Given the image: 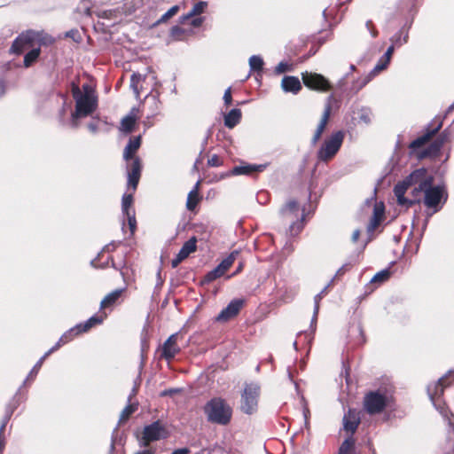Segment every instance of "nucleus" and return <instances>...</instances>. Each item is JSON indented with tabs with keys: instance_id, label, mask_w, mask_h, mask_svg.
Returning a JSON list of instances; mask_svg holds the SVG:
<instances>
[{
	"instance_id": "obj_46",
	"label": "nucleus",
	"mask_w": 454,
	"mask_h": 454,
	"mask_svg": "<svg viewBox=\"0 0 454 454\" xmlns=\"http://www.w3.org/2000/svg\"><path fill=\"white\" fill-rule=\"evenodd\" d=\"M15 409H16V404L14 403H11L7 405L6 410H5V414H4L2 423H1L2 425L6 426L8 424Z\"/></svg>"
},
{
	"instance_id": "obj_34",
	"label": "nucleus",
	"mask_w": 454,
	"mask_h": 454,
	"mask_svg": "<svg viewBox=\"0 0 454 454\" xmlns=\"http://www.w3.org/2000/svg\"><path fill=\"white\" fill-rule=\"evenodd\" d=\"M145 80V77H143L138 73H133L130 77V88L132 89L133 92L135 93L136 97L138 98L140 95V87L139 84L142 81Z\"/></svg>"
},
{
	"instance_id": "obj_48",
	"label": "nucleus",
	"mask_w": 454,
	"mask_h": 454,
	"mask_svg": "<svg viewBox=\"0 0 454 454\" xmlns=\"http://www.w3.org/2000/svg\"><path fill=\"white\" fill-rule=\"evenodd\" d=\"M45 358H46V357H44V356H43L39 359V361L35 364V366H34V367H33V369L31 370V372H30L29 375L27 376V380H28L29 378L33 379L34 377H35V375L38 373V372H39V370H40V368H41V366H42V364H43V361H44V359H45Z\"/></svg>"
},
{
	"instance_id": "obj_15",
	"label": "nucleus",
	"mask_w": 454,
	"mask_h": 454,
	"mask_svg": "<svg viewBox=\"0 0 454 454\" xmlns=\"http://www.w3.org/2000/svg\"><path fill=\"white\" fill-rule=\"evenodd\" d=\"M413 23V14L410 19H407L403 26L390 37L391 43L396 46V48H400L401 46L406 44L409 40V32L411 25Z\"/></svg>"
},
{
	"instance_id": "obj_17",
	"label": "nucleus",
	"mask_w": 454,
	"mask_h": 454,
	"mask_svg": "<svg viewBox=\"0 0 454 454\" xmlns=\"http://www.w3.org/2000/svg\"><path fill=\"white\" fill-rule=\"evenodd\" d=\"M333 100V95H330L327 98L326 104L325 106V110H324L323 115H322V118L320 120V122L318 123L317 129L315 130V133L313 135L312 142H317L319 140L323 131L325 129V126H326L327 121L330 117L331 109H332L331 103Z\"/></svg>"
},
{
	"instance_id": "obj_16",
	"label": "nucleus",
	"mask_w": 454,
	"mask_h": 454,
	"mask_svg": "<svg viewBox=\"0 0 454 454\" xmlns=\"http://www.w3.org/2000/svg\"><path fill=\"white\" fill-rule=\"evenodd\" d=\"M442 118L441 116H436L427 126L424 133L417 138L413 139L411 142H430V139L438 132V130L442 128Z\"/></svg>"
},
{
	"instance_id": "obj_23",
	"label": "nucleus",
	"mask_w": 454,
	"mask_h": 454,
	"mask_svg": "<svg viewBox=\"0 0 454 454\" xmlns=\"http://www.w3.org/2000/svg\"><path fill=\"white\" fill-rule=\"evenodd\" d=\"M134 112L135 109H132V111L121 120L120 126L121 132L129 134L133 130L137 119V115Z\"/></svg>"
},
{
	"instance_id": "obj_43",
	"label": "nucleus",
	"mask_w": 454,
	"mask_h": 454,
	"mask_svg": "<svg viewBox=\"0 0 454 454\" xmlns=\"http://www.w3.org/2000/svg\"><path fill=\"white\" fill-rule=\"evenodd\" d=\"M137 409V405L135 403H129L121 411L120 421H126L129 416L134 413Z\"/></svg>"
},
{
	"instance_id": "obj_27",
	"label": "nucleus",
	"mask_w": 454,
	"mask_h": 454,
	"mask_svg": "<svg viewBox=\"0 0 454 454\" xmlns=\"http://www.w3.org/2000/svg\"><path fill=\"white\" fill-rule=\"evenodd\" d=\"M385 211V207L382 202L376 203L373 208V215L370 222V227L372 229L376 228L380 223Z\"/></svg>"
},
{
	"instance_id": "obj_41",
	"label": "nucleus",
	"mask_w": 454,
	"mask_h": 454,
	"mask_svg": "<svg viewBox=\"0 0 454 454\" xmlns=\"http://www.w3.org/2000/svg\"><path fill=\"white\" fill-rule=\"evenodd\" d=\"M389 277H390L389 270H382L374 275V277L371 279V283L380 285V284L386 282L389 278Z\"/></svg>"
},
{
	"instance_id": "obj_3",
	"label": "nucleus",
	"mask_w": 454,
	"mask_h": 454,
	"mask_svg": "<svg viewBox=\"0 0 454 454\" xmlns=\"http://www.w3.org/2000/svg\"><path fill=\"white\" fill-rule=\"evenodd\" d=\"M433 176L427 175L426 171L425 176L420 178L419 186H415L412 193L414 197H417L419 193L423 192L425 206L427 208H432L433 213H436L442 208L447 196L443 187L433 186Z\"/></svg>"
},
{
	"instance_id": "obj_6",
	"label": "nucleus",
	"mask_w": 454,
	"mask_h": 454,
	"mask_svg": "<svg viewBox=\"0 0 454 454\" xmlns=\"http://www.w3.org/2000/svg\"><path fill=\"white\" fill-rule=\"evenodd\" d=\"M260 387L255 383L246 384L241 395V410L247 414H252L257 409Z\"/></svg>"
},
{
	"instance_id": "obj_18",
	"label": "nucleus",
	"mask_w": 454,
	"mask_h": 454,
	"mask_svg": "<svg viewBox=\"0 0 454 454\" xmlns=\"http://www.w3.org/2000/svg\"><path fill=\"white\" fill-rule=\"evenodd\" d=\"M360 424L359 411L356 410L349 409L343 417V427L347 432L352 434L356 432L358 425Z\"/></svg>"
},
{
	"instance_id": "obj_62",
	"label": "nucleus",
	"mask_w": 454,
	"mask_h": 454,
	"mask_svg": "<svg viewBox=\"0 0 454 454\" xmlns=\"http://www.w3.org/2000/svg\"><path fill=\"white\" fill-rule=\"evenodd\" d=\"M200 185V180H198L196 182L195 185L193 186V188L190 192L199 194Z\"/></svg>"
},
{
	"instance_id": "obj_64",
	"label": "nucleus",
	"mask_w": 454,
	"mask_h": 454,
	"mask_svg": "<svg viewBox=\"0 0 454 454\" xmlns=\"http://www.w3.org/2000/svg\"><path fill=\"white\" fill-rule=\"evenodd\" d=\"M5 92V85L3 80H0V97H2Z\"/></svg>"
},
{
	"instance_id": "obj_36",
	"label": "nucleus",
	"mask_w": 454,
	"mask_h": 454,
	"mask_svg": "<svg viewBox=\"0 0 454 454\" xmlns=\"http://www.w3.org/2000/svg\"><path fill=\"white\" fill-rule=\"evenodd\" d=\"M355 441L352 437L347 438L340 445L338 454H354Z\"/></svg>"
},
{
	"instance_id": "obj_38",
	"label": "nucleus",
	"mask_w": 454,
	"mask_h": 454,
	"mask_svg": "<svg viewBox=\"0 0 454 454\" xmlns=\"http://www.w3.org/2000/svg\"><path fill=\"white\" fill-rule=\"evenodd\" d=\"M357 116L355 119H358L359 122L369 124L372 121V111L369 108L363 107L357 113Z\"/></svg>"
},
{
	"instance_id": "obj_40",
	"label": "nucleus",
	"mask_w": 454,
	"mask_h": 454,
	"mask_svg": "<svg viewBox=\"0 0 454 454\" xmlns=\"http://www.w3.org/2000/svg\"><path fill=\"white\" fill-rule=\"evenodd\" d=\"M333 281V278L319 294H317L314 297L315 306H314V313H313L312 322L317 320V314L319 311V302H320L321 299L323 298V296L325 295V294L326 293L328 286L332 284Z\"/></svg>"
},
{
	"instance_id": "obj_33",
	"label": "nucleus",
	"mask_w": 454,
	"mask_h": 454,
	"mask_svg": "<svg viewBox=\"0 0 454 454\" xmlns=\"http://www.w3.org/2000/svg\"><path fill=\"white\" fill-rule=\"evenodd\" d=\"M192 33V29H185L178 26H174L171 28L170 35L174 40L182 41Z\"/></svg>"
},
{
	"instance_id": "obj_42",
	"label": "nucleus",
	"mask_w": 454,
	"mask_h": 454,
	"mask_svg": "<svg viewBox=\"0 0 454 454\" xmlns=\"http://www.w3.org/2000/svg\"><path fill=\"white\" fill-rule=\"evenodd\" d=\"M200 200V197L199 194L194 192H189L186 200V207L188 210L192 211L197 207L198 203Z\"/></svg>"
},
{
	"instance_id": "obj_35",
	"label": "nucleus",
	"mask_w": 454,
	"mask_h": 454,
	"mask_svg": "<svg viewBox=\"0 0 454 454\" xmlns=\"http://www.w3.org/2000/svg\"><path fill=\"white\" fill-rule=\"evenodd\" d=\"M82 331L81 330V325H76L73 328L67 331L61 337L60 341H62L64 344L71 341L75 336L82 333Z\"/></svg>"
},
{
	"instance_id": "obj_52",
	"label": "nucleus",
	"mask_w": 454,
	"mask_h": 454,
	"mask_svg": "<svg viewBox=\"0 0 454 454\" xmlns=\"http://www.w3.org/2000/svg\"><path fill=\"white\" fill-rule=\"evenodd\" d=\"M207 164L211 167H218L222 164V160L215 154L207 160Z\"/></svg>"
},
{
	"instance_id": "obj_13",
	"label": "nucleus",
	"mask_w": 454,
	"mask_h": 454,
	"mask_svg": "<svg viewBox=\"0 0 454 454\" xmlns=\"http://www.w3.org/2000/svg\"><path fill=\"white\" fill-rule=\"evenodd\" d=\"M34 36L35 34L33 30H27L21 33L12 43L11 47L12 52L20 54L23 50L32 45L34 43Z\"/></svg>"
},
{
	"instance_id": "obj_32",
	"label": "nucleus",
	"mask_w": 454,
	"mask_h": 454,
	"mask_svg": "<svg viewBox=\"0 0 454 454\" xmlns=\"http://www.w3.org/2000/svg\"><path fill=\"white\" fill-rule=\"evenodd\" d=\"M34 42H37L40 45H51L55 43V39L44 32L34 31Z\"/></svg>"
},
{
	"instance_id": "obj_11",
	"label": "nucleus",
	"mask_w": 454,
	"mask_h": 454,
	"mask_svg": "<svg viewBox=\"0 0 454 454\" xmlns=\"http://www.w3.org/2000/svg\"><path fill=\"white\" fill-rule=\"evenodd\" d=\"M442 144H410L413 152L418 153L419 159L436 158L442 149Z\"/></svg>"
},
{
	"instance_id": "obj_12",
	"label": "nucleus",
	"mask_w": 454,
	"mask_h": 454,
	"mask_svg": "<svg viewBox=\"0 0 454 454\" xmlns=\"http://www.w3.org/2000/svg\"><path fill=\"white\" fill-rule=\"evenodd\" d=\"M268 167V163L264 164H252L246 161H241L239 165H236L231 170L233 176H253L254 175L262 172Z\"/></svg>"
},
{
	"instance_id": "obj_63",
	"label": "nucleus",
	"mask_w": 454,
	"mask_h": 454,
	"mask_svg": "<svg viewBox=\"0 0 454 454\" xmlns=\"http://www.w3.org/2000/svg\"><path fill=\"white\" fill-rule=\"evenodd\" d=\"M359 236H360V231L359 230L354 231L352 233V240L354 242H356L359 239Z\"/></svg>"
},
{
	"instance_id": "obj_49",
	"label": "nucleus",
	"mask_w": 454,
	"mask_h": 454,
	"mask_svg": "<svg viewBox=\"0 0 454 454\" xmlns=\"http://www.w3.org/2000/svg\"><path fill=\"white\" fill-rule=\"evenodd\" d=\"M289 70H291L290 66L286 62L283 61L278 63V65L275 67V73L277 74H280Z\"/></svg>"
},
{
	"instance_id": "obj_45",
	"label": "nucleus",
	"mask_w": 454,
	"mask_h": 454,
	"mask_svg": "<svg viewBox=\"0 0 454 454\" xmlns=\"http://www.w3.org/2000/svg\"><path fill=\"white\" fill-rule=\"evenodd\" d=\"M303 218L304 215H301V219L290 225L289 232L291 236L297 235L303 229Z\"/></svg>"
},
{
	"instance_id": "obj_56",
	"label": "nucleus",
	"mask_w": 454,
	"mask_h": 454,
	"mask_svg": "<svg viewBox=\"0 0 454 454\" xmlns=\"http://www.w3.org/2000/svg\"><path fill=\"white\" fill-rule=\"evenodd\" d=\"M395 48H396V46L394 45V43H391V45L387 49L386 52L383 54L386 57V59L387 58L391 60Z\"/></svg>"
},
{
	"instance_id": "obj_21",
	"label": "nucleus",
	"mask_w": 454,
	"mask_h": 454,
	"mask_svg": "<svg viewBox=\"0 0 454 454\" xmlns=\"http://www.w3.org/2000/svg\"><path fill=\"white\" fill-rule=\"evenodd\" d=\"M281 87L285 92L297 94L301 90L300 80L295 76H284Z\"/></svg>"
},
{
	"instance_id": "obj_2",
	"label": "nucleus",
	"mask_w": 454,
	"mask_h": 454,
	"mask_svg": "<svg viewBox=\"0 0 454 454\" xmlns=\"http://www.w3.org/2000/svg\"><path fill=\"white\" fill-rule=\"evenodd\" d=\"M72 92L75 101V110L71 114L70 122L73 127H76L80 118H85L96 110L98 100L87 84L82 85V90L78 86H74Z\"/></svg>"
},
{
	"instance_id": "obj_24",
	"label": "nucleus",
	"mask_w": 454,
	"mask_h": 454,
	"mask_svg": "<svg viewBox=\"0 0 454 454\" xmlns=\"http://www.w3.org/2000/svg\"><path fill=\"white\" fill-rule=\"evenodd\" d=\"M125 288L116 289L111 293H109L100 303L101 309H107L114 306L117 301L121 298V294L124 292Z\"/></svg>"
},
{
	"instance_id": "obj_26",
	"label": "nucleus",
	"mask_w": 454,
	"mask_h": 454,
	"mask_svg": "<svg viewBox=\"0 0 454 454\" xmlns=\"http://www.w3.org/2000/svg\"><path fill=\"white\" fill-rule=\"evenodd\" d=\"M241 120V111L239 108L231 109L224 115V125L230 129L234 128Z\"/></svg>"
},
{
	"instance_id": "obj_60",
	"label": "nucleus",
	"mask_w": 454,
	"mask_h": 454,
	"mask_svg": "<svg viewBox=\"0 0 454 454\" xmlns=\"http://www.w3.org/2000/svg\"><path fill=\"white\" fill-rule=\"evenodd\" d=\"M342 140L343 134L341 132H337L330 142H342Z\"/></svg>"
},
{
	"instance_id": "obj_9",
	"label": "nucleus",
	"mask_w": 454,
	"mask_h": 454,
	"mask_svg": "<svg viewBox=\"0 0 454 454\" xmlns=\"http://www.w3.org/2000/svg\"><path fill=\"white\" fill-rule=\"evenodd\" d=\"M302 82L304 85L309 89L327 91L331 89L329 81L322 74L316 73H303Z\"/></svg>"
},
{
	"instance_id": "obj_59",
	"label": "nucleus",
	"mask_w": 454,
	"mask_h": 454,
	"mask_svg": "<svg viewBox=\"0 0 454 454\" xmlns=\"http://www.w3.org/2000/svg\"><path fill=\"white\" fill-rule=\"evenodd\" d=\"M184 259L185 258L180 257V253L178 252L176 257L172 260V267L176 268Z\"/></svg>"
},
{
	"instance_id": "obj_57",
	"label": "nucleus",
	"mask_w": 454,
	"mask_h": 454,
	"mask_svg": "<svg viewBox=\"0 0 454 454\" xmlns=\"http://www.w3.org/2000/svg\"><path fill=\"white\" fill-rule=\"evenodd\" d=\"M181 390L179 388H169V389H166L164 390L162 393H161V395L162 396H166V395H172L176 393H178L180 392Z\"/></svg>"
},
{
	"instance_id": "obj_8",
	"label": "nucleus",
	"mask_w": 454,
	"mask_h": 454,
	"mask_svg": "<svg viewBox=\"0 0 454 454\" xmlns=\"http://www.w3.org/2000/svg\"><path fill=\"white\" fill-rule=\"evenodd\" d=\"M239 252L232 251L226 258H224L215 269L208 271L204 277V282L210 283L221 278L231 268L235 262Z\"/></svg>"
},
{
	"instance_id": "obj_14",
	"label": "nucleus",
	"mask_w": 454,
	"mask_h": 454,
	"mask_svg": "<svg viewBox=\"0 0 454 454\" xmlns=\"http://www.w3.org/2000/svg\"><path fill=\"white\" fill-rule=\"evenodd\" d=\"M244 301L242 299L232 300L216 317L219 322H225L236 317L243 307Z\"/></svg>"
},
{
	"instance_id": "obj_50",
	"label": "nucleus",
	"mask_w": 454,
	"mask_h": 454,
	"mask_svg": "<svg viewBox=\"0 0 454 454\" xmlns=\"http://www.w3.org/2000/svg\"><path fill=\"white\" fill-rule=\"evenodd\" d=\"M203 17H192L190 20L186 21L185 23H190L193 27H199L201 26V24L204 21Z\"/></svg>"
},
{
	"instance_id": "obj_4",
	"label": "nucleus",
	"mask_w": 454,
	"mask_h": 454,
	"mask_svg": "<svg viewBox=\"0 0 454 454\" xmlns=\"http://www.w3.org/2000/svg\"><path fill=\"white\" fill-rule=\"evenodd\" d=\"M207 420L212 424L227 426L232 418V408L222 397H213L204 405Z\"/></svg>"
},
{
	"instance_id": "obj_54",
	"label": "nucleus",
	"mask_w": 454,
	"mask_h": 454,
	"mask_svg": "<svg viewBox=\"0 0 454 454\" xmlns=\"http://www.w3.org/2000/svg\"><path fill=\"white\" fill-rule=\"evenodd\" d=\"M5 427H6V426L1 424V426H0V452L3 451V450L4 448V444H5L4 439L3 438V434H4Z\"/></svg>"
},
{
	"instance_id": "obj_47",
	"label": "nucleus",
	"mask_w": 454,
	"mask_h": 454,
	"mask_svg": "<svg viewBox=\"0 0 454 454\" xmlns=\"http://www.w3.org/2000/svg\"><path fill=\"white\" fill-rule=\"evenodd\" d=\"M179 10L178 5L172 6L168 12H166L161 18L160 19V22H164L168 20L169 18L173 17Z\"/></svg>"
},
{
	"instance_id": "obj_39",
	"label": "nucleus",
	"mask_w": 454,
	"mask_h": 454,
	"mask_svg": "<svg viewBox=\"0 0 454 454\" xmlns=\"http://www.w3.org/2000/svg\"><path fill=\"white\" fill-rule=\"evenodd\" d=\"M389 62L390 59L387 58L386 59V57L382 55L378 60L376 66L370 73L375 77L380 72L385 70L387 67Z\"/></svg>"
},
{
	"instance_id": "obj_55",
	"label": "nucleus",
	"mask_w": 454,
	"mask_h": 454,
	"mask_svg": "<svg viewBox=\"0 0 454 454\" xmlns=\"http://www.w3.org/2000/svg\"><path fill=\"white\" fill-rule=\"evenodd\" d=\"M63 344L64 343L59 340V341L43 355L44 357H47L50 354L59 349Z\"/></svg>"
},
{
	"instance_id": "obj_29",
	"label": "nucleus",
	"mask_w": 454,
	"mask_h": 454,
	"mask_svg": "<svg viewBox=\"0 0 454 454\" xmlns=\"http://www.w3.org/2000/svg\"><path fill=\"white\" fill-rule=\"evenodd\" d=\"M374 76L369 73L364 77H360L357 80L354 81L350 89L349 93L354 95L356 94L360 90H362L367 83H369Z\"/></svg>"
},
{
	"instance_id": "obj_10",
	"label": "nucleus",
	"mask_w": 454,
	"mask_h": 454,
	"mask_svg": "<svg viewBox=\"0 0 454 454\" xmlns=\"http://www.w3.org/2000/svg\"><path fill=\"white\" fill-rule=\"evenodd\" d=\"M167 435L166 428L159 421H155L144 428L143 440L145 442L144 445L147 446L150 442L166 438Z\"/></svg>"
},
{
	"instance_id": "obj_7",
	"label": "nucleus",
	"mask_w": 454,
	"mask_h": 454,
	"mask_svg": "<svg viewBox=\"0 0 454 454\" xmlns=\"http://www.w3.org/2000/svg\"><path fill=\"white\" fill-rule=\"evenodd\" d=\"M387 405V397L385 395L375 391L368 393L364 399L365 411L370 414L381 412Z\"/></svg>"
},
{
	"instance_id": "obj_58",
	"label": "nucleus",
	"mask_w": 454,
	"mask_h": 454,
	"mask_svg": "<svg viewBox=\"0 0 454 454\" xmlns=\"http://www.w3.org/2000/svg\"><path fill=\"white\" fill-rule=\"evenodd\" d=\"M372 22L371 20H368L366 22V27L368 28V30L370 31L371 35L372 37H376L378 35V32L377 30H375L374 28L372 27Z\"/></svg>"
},
{
	"instance_id": "obj_51",
	"label": "nucleus",
	"mask_w": 454,
	"mask_h": 454,
	"mask_svg": "<svg viewBox=\"0 0 454 454\" xmlns=\"http://www.w3.org/2000/svg\"><path fill=\"white\" fill-rule=\"evenodd\" d=\"M352 268V263L350 262H348V263H345L343 264L336 272L335 276H334V278H338L339 276H341L343 275L344 273H346L347 271H348L350 269Z\"/></svg>"
},
{
	"instance_id": "obj_61",
	"label": "nucleus",
	"mask_w": 454,
	"mask_h": 454,
	"mask_svg": "<svg viewBox=\"0 0 454 454\" xmlns=\"http://www.w3.org/2000/svg\"><path fill=\"white\" fill-rule=\"evenodd\" d=\"M188 452L189 450L187 448H182L174 450L171 454H188Z\"/></svg>"
},
{
	"instance_id": "obj_25",
	"label": "nucleus",
	"mask_w": 454,
	"mask_h": 454,
	"mask_svg": "<svg viewBox=\"0 0 454 454\" xmlns=\"http://www.w3.org/2000/svg\"><path fill=\"white\" fill-rule=\"evenodd\" d=\"M283 217L293 219L299 215V205L295 200L288 201L286 206L280 210Z\"/></svg>"
},
{
	"instance_id": "obj_44",
	"label": "nucleus",
	"mask_w": 454,
	"mask_h": 454,
	"mask_svg": "<svg viewBox=\"0 0 454 454\" xmlns=\"http://www.w3.org/2000/svg\"><path fill=\"white\" fill-rule=\"evenodd\" d=\"M122 215L127 219L130 233L133 234L137 229L135 211L123 213Z\"/></svg>"
},
{
	"instance_id": "obj_20",
	"label": "nucleus",
	"mask_w": 454,
	"mask_h": 454,
	"mask_svg": "<svg viewBox=\"0 0 454 454\" xmlns=\"http://www.w3.org/2000/svg\"><path fill=\"white\" fill-rule=\"evenodd\" d=\"M341 144H322L317 152L319 160L327 161L332 159L340 150Z\"/></svg>"
},
{
	"instance_id": "obj_53",
	"label": "nucleus",
	"mask_w": 454,
	"mask_h": 454,
	"mask_svg": "<svg viewBox=\"0 0 454 454\" xmlns=\"http://www.w3.org/2000/svg\"><path fill=\"white\" fill-rule=\"evenodd\" d=\"M223 98L224 104L226 106H229L231 104L232 97H231V87H229L227 90H225Z\"/></svg>"
},
{
	"instance_id": "obj_19",
	"label": "nucleus",
	"mask_w": 454,
	"mask_h": 454,
	"mask_svg": "<svg viewBox=\"0 0 454 454\" xmlns=\"http://www.w3.org/2000/svg\"><path fill=\"white\" fill-rule=\"evenodd\" d=\"M177 334L170 335L162 346L161 356L167 359L171 360L180 351V348L176 343Z\"/></svg>"
},
{
	"instance_id": "obj_5",
	"label": "nucleus",
	"mask_w": 454,
	"mask_h": 454,
	"mask_svg": "<svg viewBox=\"0 0 454 454\" xmlns=\"http://www.w3.org/2000/svg\"><path fill=\"white\" fill-rule=\"evenodd\" d=\"M426 174L425 168H419L411 173L405 179L399 182L394 187V193L396 197L398 205L410 207L413 204L419 202V199L409 200L404 197L408 188L411 185L419 186L420 178Z\"/></svg>"
},
{
	"instance_id": "obj_1",
	"label": "nucleus",
	"mask_w": 454,
	"mask_h": 454,
	"mask_svg": "<svg viewBox=\"0 0 454 454\" xmlns=\"http://www.w3.org/2000/svg\"><path fill=\"white\" fill-rule=\"evenodd\" d=\"M141 144H127L124 152L123 159L127 162V192H125L121 199V212L135 211L133 205V193L136 192L138 185L142 164L137 153Z\"/></svg>"
},
{
	"instance_id": "obj_30",
	"label": "nucleus",
	"mask_w": 454,
	"mask_h": 454,
	"mask_svg": "<svg viewBox=\"0 0 454 454\" xmlns=\"http://www.w3.org/2000/svg\"><path fill=\"white\" fill-rule=\"evenodd\" d=\"M197 248V239L192 237L189 239L179 250L180 257L187 258L192 253L195 252Z\"/></svg>"
},
{
	"instance_id": "obj_31",
	"label": "nucleus",
	"mask_w": 454,
	"mask_h": 454,
	"mask_svg": "<svg viewBox=\"0 0 454 454\" xmlns=\"http://www.w3.org/2000/svg\"><path fill=\"white\" fill-rule=\"evenodd\" d=\"M263 59L259 55H253L249 58V67L252 72L257 73V74L262 75V68H263Z\"/></svg>"
},
{
	"instance_id": "obj_28",
	"label": "nucleus",
	"mask_w": 454,
	"mask_h": 454,
	"mask_svg": "<svg viewBox=\"0 0 454 454\" xmlns=\"http://www.w3.org/2000/svg\"><path fill=\"white\" fill-rule=\"evenodd\" d=\"M106 317V315L105 313H102L100 315H94L90 317L83 324H78V325H81V330L82 331V333H85L89 331L91 327L101 324Z\"/></svg>"
},
{
	"instance_id": "obj_37",
	"label": "nucleus",
	"mask_w": 454,
	"mask_h": 454,
	"mask_svg": "<svg viewBox=\"0 0 454 454\" xmlns=\"http://www.w3.org/2000/svg\"><path fill=\"white\" fill-rule=\"evenodd\" d=\"M40 52H41L40 48H35V49L31 50L30 51H28L24 56V66L26 67H30L38 59Z\"/></svg>"
},
{
	"instance_id": "obj_22",
	"label": "nucleus",
	"mask_w": 454,
	"mask_h": 454,
	"mask_svg": "<svg viewBox=\"0 0 454 454\" xmlns=\"http://www.w3.org/2000/svg\"><path fill=\"white\" fill-rule=\"evenodd\" d=\"M207 7V2L199 1L192 6L191 11L187 14L180 17V22L182 24H185V22L190 20L192 17L198 16V15L203 13Z\"/></svg>"
}]
</instances>
